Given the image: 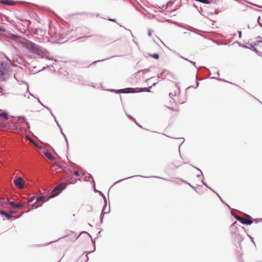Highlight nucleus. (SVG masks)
Listing matches in <instances>:
<instances>
[{
	"instance_id": "obj_1",
	"label": "nucleus",
	"mask_w": 262,
	"mask_h": 262,
	"mask_svg": "<svg viewBox=\"0 0 262 262\" xmlns=\"http://www.w3.org/2000/svg\"><path fill=\"white\" fill-rule=\"evenodd\" d=\"M24 45L30 52L38 55L42 56L45 52V50L42 47L28 39L25 40Z\"/></svg>"
},
{
	"instance_id": "obj_2",
	"label": "nucleus",
	"mask_w": 262,
	"mask_h": 262,
	"mask_svg": "<svg viewBox=\"0 0 262 262\" xmlns=\"http://www.w3.org/2000/svg\"><path fill=\"white\" fill-rule=\"evenodd\" d=\"M11 75V71L8 64L5 62H0V82L7 81Z\"/></svg>"
},
{
	"instance_id": "obj_3",
	"label": "nucleus",
	"mask_w": 262,
	"mask_h": 262,
	"mask_svg": "<svg viewBox=\"0 0 262 262\" xmlns=\"http://www.w3.org/2000/svg\"><path fill=\"white\" fill-rule=\"evenodd\" d=\"M68 184L61 183L57 185L52 190L51 194L49 196L48 199L53 198L59 195L63 190H64Z\"/></svg>"
},
{
	"instance_id": "obj_4",
	"label": "nucleus",
	"mask_w": 262,
	"mask_h": 262,
	"mask_svg": "<svg viewBox=\"0 0 262 262\" xmlns=\"http://www.w3.org/2000/svg\"><path fill=\"white\" fill-rule=\"evenodd\" d=\"M46 197L43 195L38 196L36 198V202L32 204L31 206L32 208H37L42 206V202L43 201H47L48 199L45 200Z\"/></svg>"
},
{
	"instance_id": "obj_5",
	"label": "nucleus",
	"mask_w": 262,
	"mask_h": 262,
	"mask_svg": "<svg viewBox=\"0 0 262 262\" xmlns=\"http://www.w3.org/2000/svg\"><path fill=\"white\" fill-rule=\"evenodd\" d=\"M245 215L246 216V219L241 216L238 221L243 225H250L252 224L253 221L251 220V217L247 214H245Z\"/></svg>"
},
{
	"instance_id": "obj_6",
	"label": "nucleus",
	"mask_w": 262,
	"mask_h": 262,
	"mask_svg": "<svg viewBox=\"0 0 262 262\" xmlns=\"http://www.w3.org/2000/svg\"><path fill=\"white\" fill-rule=\"evenodd\" d=\"M136 88H127L124 89H122L120 90H118L117 91V93H124V94H128V93H137Z\"/></svg>"
},
{
	"instance_id": "obj_7",
	"label": "nucleus",
	"mask_w": 262,
	"mask_h": 262,
	"mask_svg": "<svg viewBox=\"0 0 262 262\" xmlns=\"http://www.w3.org/2000/svg\"><path fill=\"white\" fill-rule=\"evenodd\" d=\"M14 183L15 185L19 188H23L25 184L24 180L21 177H16L14 180Z\"/></svg>"
},
{
	"instance_id": "obj_8",
	"label": "nucleus",
	"mask_w": 262,
	"mask_h": 262,
	"mask_svg": "<svg viewBox=\"0 0 262 262\" xmlns=\"http://www.w3.org/2000/svg\"><path fill=\"white\" fill-rule=\"evenodd\" d=\"M89 177H90V178H91L92 180V182L93 183V186H94V191L98 192L99 193V194L103 197V198L104 199V204H105V205H106L107 201H106V199L105 196L104 195V194L101 191H98V190H97L95 189V182H94V181L93 180L92 176L91 175V174H89Z\"/></svg>"
},
{
	"instance_id": "obj_9",
	"label": "nucleus",
	"mask_w": 262,
	"mask_h": 262,
	"mask_svg": "<svg viewBox=\"0 0 262 262\" xmlns=\"http://www.w3.org/2000/svg\"><path fill=\"white\" fill-rule=\"evenodd\" d=\"M9 204L14 208H19L22 206L21 205L16 203L14 201H10Z\"/></svg>"
},
{
	"instance_id": "obj_10",
	"label": "nucleus",
	"mask_w": 262,
	"mask_h": 262,
	"mask_svg": "<svg viewBox=\"0 0 262 262\" xmlns=\"http://www.w3.org/2000/svg\"><path fill=\"white\" fill-rule=\"evenodd\" d=\"M250 50H252V51L256 53V54L259 56L262 57V53L258 51L255 47L254 46L250 45Z\"/></svg>"
},
{
	"instance_id": "obj_11",
	"label": "nucleus",
	"mask_w": 262,
	"mask_h": 262,
	"mask_svg": "<svg viewBox=\"0 0 262 262\" xmlns=\"http://www.w3.org/2000/svg\"><path fill=\"white\" fill-rule=\"evenodd\" d=\"M44 155L49 160H50L52 161H53L55 160V158L49 151H47L44 152Z\"/></svg>"
},
{
	"instance_id": "obj_12",
	"label": "nucleus",
	"mask_w": 262,
	"mask_h": 262,
	"mask_svg": "<svg viewBox=\"0 0 262 262\" xmlns=\"http://www.w3.org/2000/svg\"><path fill=\"white\" fill-rule=\"evenodd\" d=\"M106 206V205H105V204H104V206H103V207L102 208V212H101V215H100V222H101V223H102L104 214L105 213H107L109 212L110 211V209H109L108 211L104 212V210L105 209Z\"/></svg>"
},
{
	"instance_id": "obj_13",
	"label": "nucleus",
	"mask_w": 262,
	"mask_h": 262,
	"mask_svg": "<svg viewBox=\"0 0 262 262\" xmlns=\"http://www.w3.org/2000/svg\"><path fill=\"white\" fill-rule=\"evenodd\" d=\"M149 88H136L137 90V93L139 92H151V91L149 90Z\"/></svg>"
},
{
	"instance_id": "obj_14",
	"label": "nucleus",
	"mask_w": 262,
	"mask_h": 262,
	"mask_svg": "<svg viewBox=\"0 0 262 262\" xmlns=\"http://www.w3.org/2000/svg\"><path fill=\"white\" fill-rule=\"evenodd\" d=\"M2 112V111H1ZM0 116L6 120L8 119V113L6 111H3Z\"/></svg>"
},
{
	"instance_id": "obj_15",
	"label": "nucleus",
	"mask_w": 262,
	"mask_h": 262,
	"mask_svg": "<svg viewBox=\"0 0 262 262\" xmlns=\"http://www.w3.org/2000/svg\"><path fill=\"white\" fill-rule=\"evenodd\" d=\"M1 214L5 216L6 218L8 219V220H10L12 218V216L5 210H2Z\"/></svg>"
},
{
	"instance_id": "obj_16",
	"label": "nucleus",
	"mask_w": 262,
	"mask_h": 262,
	"mask_svg": "<svg viewBox=\"0 0 262 262\" xmlns=\"http://www.w3.org/2000/svg\"><path fill=\"white\" fill-rule=\"evenodd\" d=\"M2 3L4 4L7 5H13L14 4V2L12 0H2Z\"/></svg>"
},
{
	"instance_id": "obj_17",
	"label": "nucleus",
	"mask_w": 262,
	"mask_h": 262,
	"mask_svg": "<svg viewBox=\"0 0 262 262\" xmlns=\"http://www.w3.org/2000/svg\"><path fill=\"white\" fill-rule=\"evenodd\" d=\"M136 176H137V177H142L141 176H140V175L133 176H132V177H128V178H124V179H121V180H119V181H118L116 182L114 184V185H115L116 184L119 183H120V182H122V181H124V180H126V179H130V178H133V177H136Z\"/></svg>"
},
{
	"instance_id": "obj_18",
	"label": "nucleus",
	"mask_w": 262,
	"mask_h": 262,
	"mask_svg": "<svg viewBox=\"0 0 262 262\" xmlns=\"http://www.w3.org/2000/svg\"><path fill=\"white\" fill-rule=\"evenodd\" d=\"M149 55L156 59H158L159 58V55L157 53H154L152 54H150Z\"/></svg>"
},
{
	"instance_id": "obj_19",
	"label": "nucleus",
	"mask_w": 262,
	"mask_h": 262,
	"mask_svg": "<svg viewBox=\"0 0 262 262\" xmlns=\"http://www.w3.org/2000/svg\"><path fill=\"white\" fill-rule=\"evenodd\" d=\"M231 213L233 216L235 217L237 221H238L239 219L240 218V216L237 215L236 213H235L233 210H231Z\"/></svg>"
},
{
	"instance_id": "obj_20",
	"label": "nucleus",
	"mask_w": 262,
	"mask_h": 262,
	"mask_svg": "<svg viewBox=\"0 0 262 262\" xmlns=\"http://www.w3.org/2000/svg\"><path fill=\"white\" fill-rule=\"evenodd\" d=\"M196 2H199L203 4H208L210 3L209 0H195Z\"/></svg>"
},
{
	"instance_id": "obj_21",
	"label": "nucleus",
	"mask_w": 262,
	"mask_h": 262,
	"mask_svg": "<svg viewBox=\"0 0 262 262\" xmlns=\"http://www.w3.org/2000/svg\"><path fill=\"white\" fill-rule=\"evenodd\" d=\"M116 56H112L111 57H109V58H107L106 59H102V60H97V61H94L91 64H95L97 62H100V61H104L105 60H106V59H108L110 58H113L114 57H115Z\"/></svg>"
},
{
	"instance_id": "obj_22",
	"label": "nucleus",
	"mask_w": 262,
	"mask_h": 262,
	"mask_svg": "<svg viewBox=\"0 0 262 262\" xmlns=\"http://www.w3.org/2000/svg\"><path fill=\"white\" fill-rule=\"evenodd\" d=\"M192 166L193 167H194V166H193V165H192ZM195 168L196 169H198V170L200 172V174H197L196 177H197L198 178H200V177H203V174L202 171H201L199 168H197V167H195Z\"/></svg>"
},
{
	"instance_id": "obj_23",
	"label": "nucleus",
	"mask_w": 262,
	"mask_h": 262,
	"mask_svg": "<svg viewBox=\"0 0 262 262\" xmlns=\"http://www.w3.org/2000/svg\"><path fill=\"white\" fill-rule=\"evenodd\" d=\"M36 199V197L35 196L33 195V196H32L31 197H30L28 200V203H31L32 202H33Z\"/></svg>"
},
{
	"instance_id": "obj_24",
	"label": "nucleus",
	"mask_w": 262,
	"mask_h": 262,
	"mask_svg": "<svg viewBox=\"0 0 262 262\" xmlns=\"http://www.w3.org/2000/svg\"><path fill=\"white\" fill-rule=\"evenodd\" d=\"M59 128L60 129L61 134H62V135L64 137V139L66 140V141L67 142V145H68V147L69 146V144H68V139L67 138V137H66V135L64 134V133H63L61 127H60V128Z\"/></svg>"
},
{
	"instance_id": "obj_25",
	"label": "nucleus",
	"mask_w": 262,
	"mask_h": 262,
	"mask_svg": "<svg viewBox=\"0 0 262 262\" xmlns=\"http://www.w3.org/2000/svg\"><path fill=\"white\" fill-rule=\"evenodd\" d=\"M59 128L60 129L61 134H62V135L64 137V139L66 140V141L67 142V145H68V147L69 146V144H68V139L67 138V137H66V135L64 134V133H63L61 127H60V128Z\"/></svg>"
},
{
	"instance_id": "obj_26",
	"label": "nucleus",
	"mask_w": 262,
	"mask_h": 262,
	"mask_svg": "<svg viewBox=\"0 0 262 262\" xmlns=\"http://www.w3.org/2000/svg\"><path fill=\"white\" fill-rule=\"evenodd\" d=\"M261 21H262V19L261 20L260 16H259L257 18V23L259 25V26L262 28V23H261Z\"/></svg>"
},
{
	"instance_id": "obj_27",
	"label": "nucleus",
	"mask_w": 262,
	"mask_h": 262,
	"mask_svg": "<svg viewBox=\"0 0 262 262\" xmlns=\"http://www.w3.org/2000/svg\"><path fill=\"white\" fill-rule=\"evenodd\" d=\"M238 43L239 46L241 47H242V48H245V49H250V46L248 47V46H247L246 45H242V44H241V43H240L239 42Z\"/></svg>"
},
{
	"instance_id": "obj_28",
	"label": "nucleus",
	"mask_w": 262,
	"mask_h": 262,
	"mask_svg": "<svg viewBox=\"0 0 262 262\" xmlns=\"http://www.w3.org/2000/svg\"><path fill=\"white\" fill-rule=\"evenodd\" d=\"M140 72H143V73H147V72H150V69H149V68H148V69H144L143 71H142V70H139V71L138 72V73H140Z\"/></svg>"
},
{
	"instance_id": "obj_29",
	"label": "nucleus",
	"mask_w": 262,
	"mask_h": 262,
	"mask_svg": "<svg viewBox=\"0 0 262 262\" xmlns=\"http://www.w3.org/2000/svg\"><path fill=\"white\" fill-rule=\"evenodd\" d=\"M185 29H186V28H185ZM187 29L189 31H190L191 32H195L196 31H198V30H197L196 29L194 28H192V27H191L190 28H189V29Z\"/></svg>"
},
{
	"instance_id": "obj_30",
	"label": "nucleus",
	"mask_w": 262,
	"mask_h": 262,
	"mask_svg": "<svg viewBox=\"0 0 262 262\" xmlns=\"http://www.w3.org/2000/svg\"><path fill=\"white\" fill-rule=\"evenodd\" d=\"M44 107H45V108H46L48 111H50V113H51V115H52L53 117H54V115L53 114V112H52V110H51L50 107H48V106H44Z\"/></svg>"
},
{
	"instance_id": "obj_31",
	"label": "nucleus",
	"mask_w": 262,
	"mask_h": 262,
	"mask_svg": "<svg viewBox=\"0 0 262 262\" xmlns=\"http://www.w3.org/2000/svg\"><path fill=\"white\" fill-rule=\"evenodd\" d=\"M258 38H260V40H257V41L254 43V46H257V45L258 44V43H259V42H262V38H261V37H260L258 36Z\"/></svg>"
},
{
	"instance_id": "obj_32",
	"label": "nucleus",
	"mask_w": 262,
	"mask_h": 262,
	"mask_svg": "<svg viewBox=\"0 0 262 262\" xmlns=\"http://www.w3.org/2000/svg\"><path fill=\"white\" fill-rule=\"evenodd\" d=\"M180 57H181V58H183V59H184V60H186L189 61V60H188V59H186V58H184V57H182L181 56H180ZM189 61H190L191 63H192V64H193V65L196 67V66H195V62H193V61H190V60H189Z\"/></svg>"
},
{
	"instance_id": "obj_33",
	"label": "nucleus",
	"mask_w": 262,
	"mask_h": 262,
	"mask_svg": "<svg viewBox=\"0 0 262 262\" xmlns=\"http://www.w3.org/2000/svg\"><path fill=\"white\" fill-rule=\"evenodd\" d=\"M172 1H169L166 4V8H168L172 4Z\"/></svg>"
},
{
	"instance_id": "obj_34",
	"label": "nucleus",
	"mask_w": 262,
	"mask_h": 262,
	"mask_svg": "<svg viewBox=\"0 0 262 262\" xmlns=\"http://www.w3.org/2000/svg\"><path fill=\"white\" fill-rule=\"evenodd\" d=\"M6 127L5 124L3 122H0V127L1 128H5Z\"/></svg>"
},
{
	"instance_id": "obj_35",
	"label": "nucleus",
	"mask_w": 262,
	"mask_h": 262,
	"mask_svg": "<svg viewBox=\"0 0 262 262\" xmlns=\"http://www.w3.org/2000/svg\"><path fill=\"white\" fill-rule=\"evenodd\" d=\"M74 173V175L76 176H77V177L79 176V173L78 171H75Z\"/></svg>"
},
{
	"instance_id": "obj_36",
	"label": "nucleus",
	"mask_w": 262,
	"mask_h": 262,
	"mask_svg": "<svg viewBox=\"0 0 262 262\" xmlns=\"http://www.w3.org/2000/svg\"><path fill=\"white\" fill-rule=\"evenodd\" d=\"M54 118V119H55V121L57 123V125L59 126V128H60V125L58 123V122L57 121V120H56V118L55 117V116H54V117H53Z\"/></svg>"
},
{
	"instance_id": "obj_37",
	"label": "nucleus",
	"mask_w": 262,
	"mask_h": 262,
	"mask_svg": "<svg viewBox=\"0 0 262 262\" xmlns=\"http://www.w3.org/2000/svg\"><path fill=\"white\" fill-rule=\"evenodd\" d=\"M169 95L170 97H171V98H172L173 97L176 96L175 94H173L172 93H170Z\"/></svg>"
},
{
	"instance_id": "obj_38",
	"label": "nucleus",
	"mask_w": 262,
	"mask_h": 262,
	"mask_svg": "<svg viewBox=\"0 0 262 262\" xmlns=\"http://www.w3.org/2000/svg\"><path fill=\"white\" fill-rule=\"evenodd\" d=\"M201 182H202V183L204 186H206V187H208V188H209V186L207 185V184L206 183H205V182H204V181H203V180H202Z\"/></svg>"
},
{
	"instance_id": "obj_39",
	"label": "nucleus",
	"mask_w": 262,
	"mask_h": 262,
	"mask_svg": "<svg viewBox=\"0 0 262 262\" xmlns=\"http://www.w3.org/2000/svg\"><path fill=\"white\" fill-rule=\"evenodd\" d=\"M110 21H113V22H116L117 20L114 18H111L108 19Z\"/></svg>"
},
{
	"instance_id": "obj_40",
	"label": "nucleus",
	"mask_w": 262,
	"mask_h": 262,
	"mask_svg": "<svg viewBox=\"0 0 262 262\" xmlns=\"http://www.w3.org/2000/svg\"><path fill=\"white\" fill-rule=\"evenodd\" d=\"M238 34L239 38H241V36H242V32L241 31H238Z\"/></svg>"
},
{
	"instance_id": "obj_41",
	"label": "nucleus",
	"mask_w": 262,
	"mask_h": 262,
	"mask_svg": "<svg viewBox=\"0 0 262 262\" xmlns=\"http://www.w3.org/2000/svg\"><path fill=\"white\" fill-rule=\"evenodd\" d=\"M46 58L48 59V60H54L55 61H56L57 60L56 59H54L53 58H50V57H46Z\"/></svg>"
},
{
	"instance_id": "obj_42",
	"label": "nucleus",
	"mask_w": 262,
	"mask_h": 262,
	"mask_svg": "<svg viewBox=\"0 0 262 262\" xmlns=\"http://www.w3.org/2000/svg\"><path fill=\"white\" fill-rule=\"evenodd\" d=\"M126 115L128 117L132 119H134L135 121V119L133 118L131 116H130L129 115H128L126 113Z\"/></svg>"
},
{
	"instance_id": "obj_43",
	"label": "nucleus",
	"mask_w": 262,
	"mask_h": 262,
	"mask_svg": "<svg viewBox=\"0 0 262 262\" xmlns=\"http://www.w3.org/2000/svg\"><path fill=\"white\" fill-rule=\"evenodd\" d=\"M199 81H196V85H195V86L194 87V88H198V86H199Z\"/></svg>"
},
{
	"instance_id": "obj_44",
	"label": "nucleus",
	"mask_w": 262,
	"mask_h": 262,
	"mask_svg": "<svg viewBox=\"0 0 262 262\" xmlns=\"http://www.w3.org/2000/svg\"><path fill=\"white\" fill-rule=\"evenodd\" d=\"M199 13L202 14V12H203V9L202 8H200V10H199Z\"/></svg>"
},
{
	"instance_id": "obj_45",
	"label": "nucleus",
	"mask_w": 262,
	"mask_h": 262,
	"mask_svg": "<svg viewBox=\"0 0 262 262\" xmlns=\"http://www.w3.org/2000/svg\"><path fill=\"white\" fill-rule=\"evenodd\" d=\"M18 118L19 119H23L24 120H25V117L24 116H19Z\"/></svg>"
},
{
	"instance_id": "obj_46",
	"label": "nucleus",
	"mask_w": 262,
	"mask_h": 262,
	"mask_svg": "<svg viewBox=\"0 0 262 262\" xmlns=\"http://www.w3.org/2000/svg\"><path fill=\"white\" fill-rule=\"evenodd\" d=\"M157 84V82H155L154 83L152 84V85L150 86H149V88H151L152 86H155Z\"/></svg>"
},
{
	"instance_id": "obj_47",
	"label": "nucleus",
	"mask_w": 262,
	"mask_h": 262,
	"mask_svg": "<svg viewBox=\"0 0 262 262\" xmlns=\"http://www.w3.org/2000/svg\"><path fill=\"white\" fill-rule=\"evenodd\" d=\"M117 90H115V89H111V90H110V91H111V92H115L116 93H117Z\"/></svg>"
},
{
	"instance_id": "obj_48",
	"label": "nucleus",
	"mask_w": 262,
	"mask_h": 262,
	"mask_svg": "<svg viewBox=\"0 0 262 262\" xmlns=\"http://www.w3.org/2000/svg\"><path fill=\"white\" fill-rule=\"evenodd\" d=\"M148 36H151V32H150V31L149 30L148 31Z\"/></svg>"
},
{
	"instance_id": "obj_49",
	"label": "nucleus",
	"mask_w": 262,
	"mask_h": 262,
	"mask_svg": "<svg viewBox=\"0 0 262 262\" xmlns=\"http://www.w3.org/2000/svg\"><path fill=\"white\" fill-rule=\"evenodd\" d=\"M38 101L39 102V103L41 105H42L43 107H44V105L41 103V102L40 101V100L39 99H38Z\"/></svg>"
},
{
	"instance_id": "obj_50",
	"label": "nucleus",
	"mask_w": 262,
	"mask_h": 262,
	"mask_svg": "<svg viewBox=\"0 0 262 262\" xmlns=\"http://www.w3.org/2000/svg\"><path fill=\"white\" fill-rule=\"evenodd\" d=\"M188 185L191 187L193 189L195 190V188L194 186H192L190 184H188Z\"/></svg>"
},
{
	"instance_id": "obj_51",
	"label": "nucleus",
	"mask_w": 262,
	"mask_h": 262,
	"mask_svg": "<svg viewBox=\"0 0 262 262\" xmlns=\"http://www.w3.org/2000/svg\"><path fill=\"white\" fill-rule=\"evenodd\" d=\"M4 31H5V29H3V28H0V32H4Z\"/></svg>"
},
{
	"instance_id": "obj_52",
	"label": "nucleus",
	"mask_w": 262,
	"mask_h": 262,
	"mask_svg": "<svg viewBox=\"0 0 262 262\" xmlns=\"http://www.w3.org/2000/svg\"><path fill=\"white\" fill-rule=\"evenodd\" d=\"M26 124H27V126H28V127H30V125H29V122H26Z\"/></svg>"
},
{
	"instance_id": "obj_53",
	"label": "nucleus",
	"mask_w": 262,
	"mask_h": 262,
	"mask_svg": "<svg viewBox=\"0 0 262 262\" xmlns=\"http://www.w3.org/2000/svg\"><path fill=\"white\" fill-rule=\"evenodd\" d=\"M84 233H85L88 234L89 235V236L91 238H92V237H91V235H90V234H89L88 232H84Z\"/></svg>"
},
{
	"instance_id": "obj_54",
	"label": "nucleus",
	"mask_w": 262,
	"mask_h": 262,
	"mask_svg": "<svg viewBox=\"0 0 262 262\" xmlns=\"http://www.w3.org/2000/svg\"><path fill=\"white\" fill-rule=\"evenodd\" d=\"M180 139L182 140V141L181 142V144H182L184 142V138H180Z\"/></svg>"
},
{
	"instance_id": "obj_55",
	"label": "nucleus",
	"mask_w": 262,
	"mask_h": 262,
	"mask_svg": "<svg viewBox=\"0 0 262 262\" xmlns=\"http://www.w3.org/2000/svg\"><path fill=\"white\" fill-rule=\"evenodd\" d=\"M182 181H183V182H184V183H186V184H189V183L187 182H186V181H185L182 180Z\"/></svg>"
},
{
	"instance_id": "obj_56",
	"label": "nucleus",
	"mask_w": 262,
	"mask_h": 262,
	"mask_svg": "<svg viewBox=\"0 0 262 262\" xmlns=\"http://www.w3.org/2000/svg\"><path fill=\"white\" fill-rule=\"evenodd\" d=\"M193 6L194 7L196 8H198V7H197L196 5H195V4H194V5H193Z\"/></svg>"
},
{
	"instance_id": "obj_57",
	"label": "nucleus",
	"mask_w": 262,
	"mask_h": 262,
	"mask_svg": "<svg viewBox=\"0 0 262 262\" xmlns=\"http://www.w3.org/2000/svg\"><path fill=\"white\" fill-rule=\"evenodd\" d=\"M216 75H217V76H219V71H217V73H216Z\"/></svg>"
},
{
	"instance_id": "obj_58",
	"label": "nucleus",
	"mask_w": 262,
	"mask_h": 262,
	"mask_svg": "<svg viewBox=\"0 0 262 262\" xmlns=\"http://www.w3.org/2000/svg\"><path fill=\"white\" fill-rule=\"evenodd\" d=\"M30 141H31V142H34V141H33V140H32V139H30Z\"/></svg>"
},
{
	"instance_id": "obj_59",
	"label": "nucleus",
	"mask_w": 262,
	"mask_h": 262,
	"mask_svg": "<svg viewBox=\"0 0 262 262\" xmlns=\"http://www.w3.org/2000/svg\"><path fill=\"white\" fill-rule=\"evenodd\" d=\"M165 72H166L168 73V71H165V70H164V71H163V72H162V73H164Z\"/></svg>"
},
{
	"instance_id": "obj_60",
	"label": "nucleus",
	"mask_w": 262,
	"mask_h": 262,
	"mask_svg": "<svg viewBox=\"0 0 262 262\" xmlns=\"http://www.w3.org/2000/svg\"><path fill=\"white\" fill-rule=\"evenodd\" d=\"M219 80H222V81H225V80H224V79H219Z\"/></svg>"
},
{
	"instance_id": "obj_61",
	"label": "nucleus",
	"mask_w": 262,
	"mask_h": 262,
	"mask_svg": "<svg viewBox=\"0 0 262 262\" xmlns=\"http://www.w3.org/2000/svg\"><path fill=\"white\" fill-rule=\"evenodd\" d=\"M2 89L0 87V93L2 92Z\"/></svg>"
},
{
	"instance_id": "obj_62",
	"label": "nucleus",
	"mask_w": 262,
	"mask_h": 262,
	"mask_svg": "<svg viewBox=\"0 0 262 262\" xmlns=\"http://www.w3.org/2000/svg\"><path fill=\"white\" fill-rule=\"evenodd\" d=\"M172 76H173V78L174 79H176V78L174 77V76L173 75H172Z\"/></svg>"
},
{
	"instance_id": "obj_63",
	"label": "nucleus",
	"mask_w": 262,
	"mask_h": 262,
	"mask_svg": "<svg viewBox=\"0 0 262 262\" xmlns=\"http://www.w3.org/2000/svg\"><path fill=\"white\" fill-rule=\"evenodd\" d=\"M92 35H89V36H87L86 37H91Z\"/></svg>"
},
{
	"instance_id": "obj_64",
	"label": "nucleus",
	"mask_w": 262,
	"mask_h": 262,
	"mask_svg": "<svg viewBox=\"0 0 262 262\" xmlns=\"http://www.w3.org/2000/svg\"><path fill=\"white\" fill-rule=\"evenodd\" d=\"M255 222L256 223H257L258 221L255 220Z\"/></svg>"
}]
</instances>
